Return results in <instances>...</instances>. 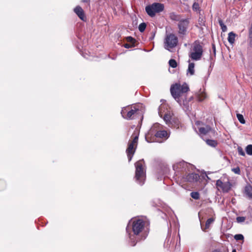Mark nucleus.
<instances>
[{
    "instance_id": "obj_1",
    "label": "nucleus",
    "mask_w": 252,
    "mask_h": 252,
    "mask_svg": "<svg viewBox=\"0 0 252 252\" xmlns=\"http://www.w3.org/2000/svg\"><path fill=\"white\" fill-rule=\"evenodd\" d=\"M149 225L146 219L133 218L129 221L126 230L131 246H134L138 242L146 238L149 233Z\"/></svg>"
},
{
    "instance_id": "obj_2",
    "label": "nucleus",
    "mask_w": 252,
    "mask_h": 252,
    "mask_svg": "<svg viewBox=\"0 0 252 252\" xmlns=\"http://www.w3.org/2000/svg\"><path fill=\"white\" fill-rule=\"evenodd\" d=\"M189 91V86L186 83L181 85L175 83L171 85L170 92L173 97L180 104H182L181 98L187 96V93Z\"/></svg>"
},
{
    "instance_id": "obj_3",
    "label": "nucleus",
    "mask_w": 252,
    "mask_h": 252,
    "mask_svg": "<svg viewBox=\"0 0 252 252\" xmlns=\"http://www.w3.org/2000/svg\"><path fill=\"white\" fill-rule=\"evenodd\" d=\"M169 18L172 21L178 22V33L179 35H185L189 27V19L184 18L182 15L172 12L169 14Z\"/></svg>"
},
{
    "instance_id": "obj_4",
    "label": "nucleus",
    "mask_w": 252,
    "mask_h": 252,
    "mask_svg": "<svg viewBox=\"0 0 252 252\" xmlns=\"http://www.w3.org/2000/svg\"><path fill=\"white\" fill-rule=\"evenodd\" d=\"M203 46L199 40H195L190 46L189 57L192 60L199 61L203 55Z\"/></svg>"
},
{
    "instance_id": "obj_5",
    "label": "nucleus",
    "mask_w": 252,
    "mask_h": 252,
    "mask_svg": "<svg viewBox=\"0 0 252 252\" xmlns=\"http://www.w3.org/2000/svg\"><path fill=\"white\" fill-rule=\"evenodd\" d=\"M143 160H140L135 163L136 182L140 185H143L146 179V171L144 167Z\"/></svg>"
},
{
    "instance_id": "obj_6",
    "label": "nucleus",
    "mask_w": 252,
    "mask_h": 252,
    "mask_svg": "<svg viewBox=\"0 0 252 252\" xmlns=\"http://www.w3.org/2000/svg\"><path fill=\"white\" fill-rule=\"evenodd\" d=\"M173 168L179 178H182L183 175L189 172L193 169L191 164L184 161H180L173 165Z\"/></svg>"
},
{
    "instance_id": "obj_7",
    "label": "nucleus",
    "mask_w": 252,
    "mask_h": 252,
    "mask_svg": "<svg viewBox=\"0 0 252 252\" xmlns=\"http://www.w3.org/2000/svg\"><path fill=\"white\" fill-rule=\"evenodd\" d=\"M139 106H141V105L131 106L130 108L129 106L123 107L121 112L123 118L126 120L133 119L135 116L140 114L141 112H140L141 111L139 108Z\"/></svg>"
},
{
    "instance_id": "obj_8",
    "label": "nucleus",
    "mask_w": 252,
    "mask_h": 252,
    "mask_svg": "<svg viewBox=\"0 0 252 252\" xmlns=\"http://www.w3.org/2000/svg\"><path fill=\"white\" fill-rule=\"evenodd\" d=\"M132 136L133 139L129 141L128 147L126 150V153L129 161L131 160L135 153L138 140V134L134 133Z\"/></svg>"
},
{
    "instance_id": "obj_9",
    "label": "nucleus",
    "mask_w": 252,
    "mask_h": 252,
    "mask_svg": "<svg viewBox=\"0 0 252 252\" xmlns=\"http://www.w3.org/2000/svg\"><path fill=\"white\" fill-rule=\"evenodd\" d=\"M164 8L163 4L155 2L150 5L147 6L145 8V10L150 16L154 17L156 13H159L162 11Z\"/></svg>"
},
{
    "instance_id": "obj_10",
    "label": "nucleus",
    "mask_w": 252,
    "mask_h": 252,
    "mask_svg": "<svg viewBox=\"0 0 252 252\" xmlns=\"http://www.w3.org/2000/svg\"><path fill=\"white\" fill-rule=\"evenodd\" d=\"M178 37L173 33L167 34L164 41V47L170 51V49L175 47L178 43Z\"/></svg>"
},
{
    "instance_id": "obj_11",
    "label": "nucleus",
    "mask_w": 252,
    "mask_h": 252,
    "mask_svg": "<svg viewBox=\"0 0 252 252\" xmlns=\"http://www.w3.org/2000/svg\"><path fill=\"white\" fill-rule=\"evenodd\" d=\"M184 181L189 182L190 183L196 182L199 179V176L196 173H186L183 175L181 178Z\"/></svg>"
},
{
    "instance_id": "obj_12",
    "label": "nucleus",
    "mask_w": 252,
    "mask_h": 252,
    "mask_svg": "<svg viewBox=\"0 0 252 252\" xmlns=\"http://www.w3.org/2000/svg\"><path fill=\"white\" fill-rule=\"evenodd\" d=\"M164 108H165L164 105L160 106L158 109V114L160 117H163V120L166 124L170 126V124H171V120L172 118V115L170 112L165 113L163 115L162 111Z\"/></svg>"
},
{
    "instance_id": "obj_13",
    "label": "nucleus",
    "mask_w": 252,
    "mask_h": 252,
    "mask_svg": "<svg viewBox=\"0 0 252 252\" xmlns=\"http://www.w3.org/2000/svg\"><path fill=\"white\" fill-rule=\"evenodd\" d=\"M200 134L202 135H208L210 134L214 135L215 130L211 128L209 126H205L198 128Z\"/></svg>"
},
{
    "instance_id": "obj_14",
    "label": "nucleus",
    "mask_w": 252,
    "mask_h": 252,
    "mask_svg": "<svg viewBox=\"0 0 252 252\" xmlns=\"http://www.w3.org/2000/svg\"><path fill=\"white\" fill-rule=\"evenodd\" d=\"M74 11L75 13L78 15V16L83 21H85V17L84 16V13L83 9L79 6H76Z\"/></svg>"
},
{
    "instance_id": "obj_15",
    "label": "nucleus",
    "mask_w": 252,
    "mask_h": 252,
    "mask_svg": "<svg viewBox=\"0 0 252 252\" xmlns=\"http://www.w3.org/2000/svg\"><path fill=\"white\" fill-rule=\"evenodd\" d=\"M155 136L157 137L167 139L169 137V134L166 130H158L155 133Z\"/></svg>"
},
{
    "instance_id": "obj_16",
    "label": "nucleus",
    "mask_w": 252,
    "mask_h": 252,
    "mask_svg": "<svg viewBox=\"0 0 252 252\" xmlns=\"http://www.w3.org/2000/svg\"><path fill=\"white\" fill-rule=\"evenodd\" d=\"M182 104L180 105L183 107L184 110H189V100H187L186 97H184L181 98Z\"/></svg>"
},
{
    "instance_id": "obj_17",
    "label": "nucleus",
    "mask_w": 252,
    "mask_h": 252,
    "mask_svg": "<svg viewBox=\"0 0 252 252\" xmlns=\"http://www.w3.org/2000/svg\"><path fill=\"white\" fill-rule=\"evenodd\" d=\"M231 186L232 185L229 182H224L221 189L223 192H227L230 190Z\"/></svg>"
},
{
    "instance_id": "obj_18",
    "label": "nucleus",
    "mask_w": 252,
    "mask_h": 252,
    "mask_svg": "<svg viewBox=\"0 0 252 252\" xmlns=\"http://www.w3.org/2000/svg\"><path fill=\"white\" fill-rule=\"evenodd\" d=\"M194 73V63H189L188 68L187 70V74L193 75Z\"/></svg>"
},
{
    "instance_id": "obj_19",
    "label": "nucleus",
    "mask_w": 252,
    "mask_h": 252,
    "mask_svg": "<svg viewBox=\"0 0 252 252\" xmlns=\"http://www.w3.org/2000/svg\"><path fill=\"white\" fill-rule=\"evenodd\" d=\"M236 36V34L232 32L228 33V41L229 42V43L232 44L234 43Z\"/></svg>"
},
{
    "instance_id": "obj_20",
    "label": "nucleus",
    "mask_w": 252,
    "mask_h": 252,
    "mask_svg": "<svg viewBox=\"0 0 252 252\" xmlns=\"http://www.w3.org/2000/svg\"><path fill=\"white\" fill-rule=\"evenodd\" d=\"M246 195L249 198H252V187L251 186H247L245 189Z\"/></svg>"
},
{
    "instance_id": "obj_21",
    "label": "nucleus",
    "mask_w": 252,
    "mask_h": 252,
    "mask_svg": "<svg viewBox=\"0 0 252 252\" xmlns=\"http://www.w3.org/2000/svg\"><path fill=\"white\" fill-rule=\"evenodd\" d=\"M198 100L199 101L204 100L206 98V94L202 91H200L197 95Z\"/></svg>"
},
{
    "instance_id": "obj_22",
    "label": "nucleus",
    "mask_w": 252,
    "mask_h": 252,
    "mask_svg": "<svg viewBox=\"0 0 252 252\" xmlns=\"http://www.w3.org/2000/svg\"><path fill=\"white\" fill-rule=\"evenodd\" d=\"M206 142L208 145L212 147H215L218 144V143L216 140L211 139H207L206 140Z\"/></svg>"
},
{
    "instance_id": "obj_23",
    "label": "nucleus",
    "mask_w": 252,
    "mask_h": 252,
    "mask_svg": "<svg viewBox=\"0 0 252 252\" xmlns=\"http://www.w3.org/2000/svg\"><path fill=\"white\" fill-rule=\"evenodd\" d=\"M248 43L249 47L252 48V31L249 30Z\"/></svg>"
},
{
    "instance_id": "obj_24",
    "label": "nucleus",
    "mask_w": 252,
    "mask_h": 252,
    "mask_svg": "<svg viewBox=\"0 0 252 252\" xmlns=\"http://www.w3.org/2000/svg\"><path fill=\"white\" fill-rule=\"evenodd\" d=\"M236 116H237V118L238 121H239V122L241 124H245L246 122H245V120L244 118L243 115H242L241 114L237 113L236 114Z\"/></svg>"
},
{
    "instance_id": "obj_25",
    "label": "nucleus",
    "mask_w": 252,
    "mask_h": 252,
    "mask_svg": "<svg viewBox=\"0 0 252 252\" xmlns=\"http://www.w3.org/2000/svg\"><path fill=\"white\" fill-rule=\"evenodd\" d=\"M190 196L196 200L199 199L200 198V194L198 192L193 191L190 193Z\"/></svg>"
},
{
    "instance_id": "obj_26",
    "label": "nucleus",
    "mask_w": 252,
    "mask_h": 252,
    "mask_svg": "<svg viewBox=\"0 0 252 252\" xmlns=\"http://www.w3.org/2000/svg\"><path fill=\"white\" fill-rule=\"evenodd\" d=\"M245 150L248 155L252 156V145H248L246 147Z\"/></svg>"
},
{
    "instance_id": "obj_27",
    "label": "nucleus",
    "mask_w": 252,
    "mask_h": 252,
    "mask_svg": "<svg viewBox=\"0 0 252 252\" xmlns=\"http://www.w3.org/2000/svg\"><path fill=\"white\" fill-rule=\"evenodd\" d=\"M146 28V24L145 23H141L138 26V30L141 32H143Z\"/></svg>"
},
{
    "instance_id": "obj_28",
    "label": "nucleus",
    "mask_w": 252,
    "mask_h": 252,
    "mask_svg": "<svg viewBox=\"0 0 252 252\" xmlns=\"http://www.w3.org/2000/svg\"><path fill=\"white\" fill-rule=\"evenodd\" d=\"M169 65L172 68H175L177 66V63L176 61L174 59H171L169 61Z\"/></svg>"
},
{
    "instance_id": "obj_29",
    "label": "nucleus",
    "mask_w": 252,
    "mask_h": 252,
    "mask_svg": "<svg viewBox=\"0 0 252 252\" xmlns=\"http://www.w3.org/2000/svg\"><path fill=\"white\" fill-rule=\"evenodd\" d=\"M126 40L127 42L128 43H130L131 44L135 45L136 40L134 38L132 37L131 36H127L126 37Z\"/></svg>"
},
{
    "instance_id": "obj_30",
    "label": "nucleus",
    "mask_w": 252,
    "mask_h": 252,
    "mask_svg": "<svg viewBox=\"0 0 252 252\" xmlns=\"http://www.w3.org/2000/svg\"><path fill=\"white\" fill-rule=\"evenodd\" d=\"M214 221V220L213 218L208 219L205 223V227L206 228H208L210 225V224Z\"/></svg>"
},
{
    "instance_id": "obj_31",
    "label": "nucleus",
    "mask_w": 252,
    "mask_h": 252,
    "mask_svg": "<svg viewBox=\"0 0 252 252\" xmlns=\"http://www.w3.org/2000/svg\"><path fill=\"white\" fill-rule=\"evenodd\" d=\"M234 238L237 241H239V240H242V241H243L244 239V236L242 234H238L235 235L234 236Z\"/></svg>"
},
{
    "instance_id": "obj_32",
    "label": "nucleus",
    "mask_w": 252,
    "mask_h": 252,
    "mask_svg": "<svg viewBox=\"0 0 252 252\" xmlns=\"http://www.w3.org/2000/svg\"><path fill=\"white\" fill-rule=\"evenodd\" d=\"M160 126V125L158 123L155 124L153 126L151 127L150 131H153V132L154 131H156L157 130V129L159 128Z\"/></svg>"
},
{
    "instance_id": "obj_33",
    "label": "nucleus",
    "mask_w": 252,
    "mask_h": 252,
    "mask_svg": "<svg viewBox=\"0 0 252 252\" xmlns=\"http://www.w3.org/2000/svg\"><path fill=\"white\" fill-rule=\"evenodd\" d=\"M246 220V217H238L236 218V221L238 223H242L244 222Z\"/></svg>"
},
{
    "instance_id": "obj_34",
    "label": "nucleus",
    "mask_w": 252,
    "mask_h": 252,
    "mask_svg": "<svg viewBox=\"0 0 252 252\" xmlns=\"http://www.w3.org/2000/svg\"><path fill=\"white\" fill-rule=\"evenodd\" d=\"M237 150H238V152L239 155L242 156H245V153L242 147H238Z\"/></svg>"
},
{
    "instance_id": "obj_35",
    "label": "nucleus",
    "mask_w": 252,
    "mask_h": 252,
    "mask_svg": "<svg viewBox=\"0 0 252 252\" xmlns=\"http://www.w3.org/2000/svg\"><path fill=\"white\" fill-rule=\"evenodd\" d=\"M223 183L220 180H218L216 182V186L218 188L221 189Z\"/></svg>"
},
{
    "instance_id": "obj_36",
    "label": "nucleus",
    "mask_w": 252,
    "mask_h": 252,
    "mask_svg": "<svg viewBox=\"0 0 252 252\" xmlns=\"http://www.w3.org/2000/svg\"><path fill=\"white\" fill-rule=\"evenodd\" d=\"M192 9L193 10L198 11L199 10V6L198 3L194 2L192 5Z\"/></svg>"
},
{
    "instance_id": "obj_37",
    "label": "nucleus",
    "mask_w": 252,
    "mask_h": 252,
    "mask_svg": "<svg viewBox=\"0 0 252 252\" xmlns=\"http://www.w3.org/2000/svg\"><path fill=\"white\" fill-rule=\"evenodd\" d=\"M232 171L235 174H240V169L239 167H237L236 168H234L232 169Z\"/></svg>"
},
{
    "instance_id": "obj_38",
    "label": "nucleus",
    "mask_w": 252,
    "mask_h": 252,
    "mask_svg": "<svg viewBox=\"0 0 252 252\" xmlns=\"http://www.w3.org/2000/svg\"><path fill=\"white\" fill-rule=\"evenodd\" d=\"M124 46L126 48H132V47H134L135 46V45L131 44L130 43H128L125 44L124 45Z\"/></svg>"
},
{
    "instance_id": "obj_39",
    "label": "nucleus",
    "mask_w": 252,
    "mask_h": 252,
    "mask_svg": "<svg viewBox=\"0 0 252 252\" xmlns=\"http://www.w3.org/2000/svg\"><path fill=\"white\" fill-rule=\"evenodd\" d=\"M218 22H219V24L220 28L222 27V26H223L224 25H225L224 24L222 20L221 19H219Z\"/></svg>"
},
{
    "instance_id": "obj_40",
    "label": "nucleus",
    "mask_w": 252,
    "mask_h": 252,
    "mask_svg": "<svg viewBox=\"0 0 252 252\" xmlns=\"http://www.w3.org/2000/svg\"><path fill=\"white\" fill-rule=\"evenodd\" d=\"M221 29L223 32H225L227 31V28L225 25H224L221 27Z\"/></svg>"
},
{
    "instance_id": "obj_41",
    "label": "nucleus",
    "mask_w": 252,
    "mask_h": 252,
    "mask_svg": "<svg viewBox=\"0 0 252 252\" xmlns=\"http://www.w3.org/2000/svg\"><path fill=\"white\" fill-rule=\"evenodd\" d=\"M167 171V169L166 168H165L164 169V170L163 171L162 173V175H164Z\"/></svg>"
},
{
    "instance_id": "obj_42",
    "label": "nucleus",
    "mask_w": 252,
    "mask_h": 252,
    "mask_svg": "<svg viewBox=\"0 0 252 252\" xmlns=\"http://www.w3.org/2000/svg\"><path fill=\"white\" fill-rule=\"evenodd\" d=\"M89 1H90V0H82V1H83V2H86V3L89 2Z\"/></svg>"
},
{
    "instance_id": "obj_43",
    "label": "nucleus",
    "mask_w": 252,
    "mask_h": 252,
    "mask_svg": "<svg viewBox=\"0 0 252 252\" xmlns=\"http://www.w3.org/2000/svg\"><path fill=\"white\" fill-rule=\"evenodd\" d=\"M213 49H214V52L215 53L216 49H215V45H213Z\"/></svg>"
},
{
    "instance_id": "obj_44",
    "label": "nucleus",
    "mask_w": 252,
    "mask_h": 252,
    "mask_svg": "<svg viewBox=\"0 0 252 252\" xmlns=\"http://www.w3.org/2000/svg\"><path fill=\"white\" fill-rule=\"evenodd\" d=\"M157 177H158V180H161V179H162V177H161H161H159L158 176H157Z\"/></svg>"
},
{
    "instance_id": "obj_45",
    "label": "nucleus",
    "mask_w": 252,
    "mask_h": 252,
    "mask_svg": "<svg viewBox=\"0 0 252 252\" xmlns=\"http://www.w3.org/2000/svg\"><path fill=\"white\" fill-rule=\"evenodd\" d=\"M220 252V251H219L215 250V251H213V252Z\"/></svg>"
},
{
    "instance_id": "obj_46",
    "label": "nucleus",
    "mask_w": 252,
    "mask_h": 252,
    "mask_svg": "<svg viewBox=\"0 0 252 252\" xmlns=\"http://www.w3.org/2000/svg\"><path fill=\"white\" fill-rule=\"evenodd\" d=\"M232 252H237L236 250H233Z\"/></svg>"
},
{
    "instance_id": "obj_47",
    "label": "nucleus",
    "mask_w": 252,
    "mask_h": 252,
    "mask_svg": "<svg viewBox=\"0 0 252 252\" xmlns=\"http://www.w3.org/2000/svg\"><path fill=\"white\" fill-rule=\"evenodd\" d=\"M199 122H196V125H198L199 124Z\"/></svg>"
},
{
    "instance_id": "obj_48",
    "label": "nucleus",
    "mask_w": 252,
    "mask_h": 252,
    "mask_svg": "<svg viewBox=\"0 0 252 252\" xmlns=\"http://www.w3.org/2000/svg\"><path fill=\"white\" fill-rule=\"evenodd\" d=\"M166 241H167V243H168V242H169V239H168V240H167Z\"/></svg>"
},
{
    "instance_id": "obj_49",
    "label": "nucleus",
    "mask_w": 252,
    "mask_h": 252,
    "mask_svg": "<svg viewBox=\"0 0 252 252\" xmlns=\"http://www.w3.org/2000/svg\"><path fill=\"white\" fill-rule=\"evenodd\" d=\"M192 99V97L189 98V100H191Z\"/></svg>"
}]
</instances>
